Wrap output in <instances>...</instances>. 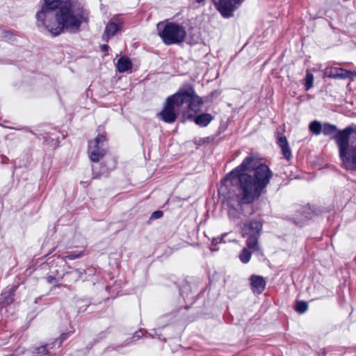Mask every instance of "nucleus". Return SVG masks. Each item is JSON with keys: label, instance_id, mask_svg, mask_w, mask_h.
<instances>
[{"label": "nucleus", "instance_id": "f257e3e1", "mask_svg": "<svg viewBox=\"0 0 356 356\" xmlns=\"http://www.w3.org/2000/svg\"><path fill=\"white\" fill-rule=\"evenodd\" d=\"M35 18L38 26L53 36L65 31H76L86 21L85 10L74 0H43Z\"/></svg>", "mask_w": 356, "mask_h": 356}, {"label": "nucleus", "instance_id": "f03ea898", "mask_svg": "<svg viewBox=\"0 0 356 356\" xmlns=\"http://www.w3.org/2000/svg\"><path fill=\"white\" fill-rule=\"evenodd\" d=\"M269 167L254 156L246 158V204L257 200L273 177Z\"/></svg>", "mask_w": 356, "mask_h": 356}, {"label": "nucleus", "instance_id": "7ed1b4c3", "mask_svg": "<svg viewBox=\"0 0 356 356\" xmlns=\"http://www.w3.org/2000/svg\"><path fill=\"white\" fill-rule=\"evenodd\" d=\"M225 182L232 187L227 200L229 216L233 220L239 219L244 214L245 163L232 170L225 179Z\"/></svg>", "mask_w": 356, "mask_h": 356}, {"label": "nucleus", "instance_id": "20e7f679", "mask_svg": "<svg viewBox=\"0 0 356 356\" xmlns=\"http://www.w3.org/2000/svg\"><path fill=\"white\" fill-rule=\"evenodd\" d=\"M340 159L346 169L356 168V129L346 127L334 136Z\"/></svg>", "mask_w": 356, "mask_h": 356}, {"label": "nucleus", "instance_id": "39448f33", "mask_svg": "<svg viewBox=\"0 0 356 356\" xmlns=\"http://www.w3.org/2000/svg\"><path fill=\"white\" fill-rule=\"evenodd\" d=\"M186 35L185 29L174 23H168L165 25L159 36L166 44L179 43L184 41Z\"/></svg>", "mask_w": 356, "mask_h": 356}, {"label": "nucleus", "instance_id": "423d86ee", "mask_svg": "<svg viewBox=\"0 0 356 356\" xmlns=\"http://www.w3.org/2000/svg\"><path fill=\"white\" fill-rule=\"evenodd\" d=\"M106 135L99 133L88 142L87 152L91 161L97 163L104 158L106 153Z\"/></svg>", "mask_w": 356, "mask_h": 356}, {"label": "nucleus", "instance_id": "0eeeda50", "mask_svg": "<svg viewBox=\"0 0 356 356\" xmlns=\"http://www.w3.org/2000/svg\"><path fill=\"white\" fill-rule=\"evenodd\" d=\"M193 95V90L192 88L180 90L173 95L168 97L166 100L178 111L179 108L181 107L184 103L192 100Z\"/></svg>", "mask_w": 356, "mask_h": 356}, {"label": "nucleus", "instance_id": "6e6552de", "mask_svg": "<svg viewBox=\"0 0 356 356\" xmlns=\"http://www.w3.org/2000/svg\"><path fill=\"white\" fill-rule=\"evenodd\" d=\"M262 225L259 221H250L246 226V235H248V248L253 250H257V240Z\"/></svg>", "mask_w": 356, "mask_h": 356}, {"label": "nucleus", "instance_id": "1a4fd4ad", "mask_svg": "<svg viewBox=\"0 0 356 356\" xmlns=\"http://www.w3.org/2000/svg\"><path fill=\"white\" fill-rule=\"evenodd\" d=\"M241 3V0H219L218 8L223 16L229 17Z\"/></svg>", "mask_w": 356, "mask_h": 356}, {"label": "nucleus", "instance_id": "9d476101", "mask_svg": "<svg viewBox=\"0 0 356 356\" xmlns=\"http://www.w3.org/2000/svg\"><path fill=\"white\" fill-rule=\"evenodd\" d=\"M178 113V111H177L175 107H173L172 104L166 100L165 106L163 110L159 113V115L164 122L172 123L176 120Z\"/></svg>", "mask_w": 356, "mask_h": 356}, {"label": "nucleus", "instance_id": "9b49d317", "mask_svg": "<svg viewBox=\"0 0 356 356\" xmlns=\"http://www.w3.org/2000/svg\"><path fill=\"white\" fill-rule=\"evenodd\" d=\"M265 286L266 282L261 276L253 275L250 277V286L254 293H261L265 289Z\"/></svg>", "mask_w": 356, "mask_h": 356}, {"label": "nucleus", "instance_id": "f8f14e48", "mask_svg": "<svg viewBox=\"0 0 356 356\" xmlns=\"http://www.w3.org/2000/svg\"><path fill=\"white\" fill-rule=\"evenodd\" d=\"M277 144L281 148L282 153L284 155V156L287 160H289L291 157V152L289 146L286 138L284 136H279L277 137Z\"/></svg>", "mask_w": 356, "mask_h": 356}, {"label": "nucleus", "instance_id": "ddd939ff", "mask_svg": "<svg viewBox=\"0 0 356 356\" xmlns=\"http://www.w3.org/2000/svg\"><path fill=\"white\" fill-rule=\"evenodd\" d=\"M222 241L225 243L227 241L232 242L233 243V248H236L238 246H240L241 248V253L239 255L240 259L242 262H245V247L242 245V244L238 243V240L233 237V235L232 234H224L222 237Z\"/></svg>", "mask_w": 356, "mask_h": 356}, {"label": "nucleus", "instance_id": "4468645a", "mask_svg": "<svg viewBox=\"0 0 356 356\" xmlns=\"http://www.w3.org/2000/svg\"><path fill=\"white\" fill-rule=\"evenodd\" d=\"M120 29V24L113 21H111L106 25L104 33L103 35V39L108 40L109 38L113 37Z\"/></svg>", "mask_w": 356, "mask_h": 356}, {"label": "nucleus", "instance_id": "2eb2a0df", "mask_svg": "<svg viewBox=\"0 0 356 356\" xmlns=\"http://www.w3.org/2000/svg\"><path fill=\"white\" fill-rule=\"evenodd\" d=\"M116 67L120 72H128L131 69L132 63L129 58L123 56L118 60Z\"/></svg>", "mask_w": 356, "mask_h": 356}, {"label": "nucleus", "instance_id": "dca6fc26", "mask_svg": "<svg viewBox=\"0 0 356 356\" xmlns=\"http://www.w3.org/2000/svg\"><path fill=\"white\" fill-rule=\"evenodd\" d=\"M213 116L209 113H203L195 118V123L200 127L207 126L213 120Z\"/></svg>", "mask_w": 356, "mask_h": 356}, {"label": "nucleus", "instance_id": "f3484780", "mask_svg": "<svg viewBox=\"0 0 356 356\" xmlns=\"http://www.w3.org/2000/svg\"><path fill=\"white\" fill-rule=\"evenodd\" d=\"M188 108L191 111H192L194 113L198 112L200 111V105L202 104V100L198 97L195 96V92H193V95L192 100H189Z\"/></svg>", "mask_w": 356, "mask_h": 356}, {"label": "nucleus", "instance_id": "a211bd4d", "mask_svg": "<svg viewBox=\"0 0 356 356\" xmlns=\"http://www.w3.org/2000/svg\"><path fill=\"white\" fill-rule=\"evenodd\" d=\"M334 71H336V74L334 76L340 79L352 78L353 76H356L355 72L346 70L342 68L335 69Z\"/></svg>", "mask_w": 356, "mask_h": 356}, {"label": "nucleus", "instance_id": "6ab92c4d", "mask_svg": "<svg viewBox=\"0 0 356 356\" xmlns=\"http://www.w3.org/2000/svg\"><path fill=\"white\" fill-rule=\"evenodd\" d=\"M322 127L321 124L318 121H313L309 124V130L314 134L318 135L322 132Z\"/></svg>", "mask_w": 356, "mask_h": 356}, {"label": "nucleus", "instance_id": "aec40b11", "mask_svg": "<svg viewBox=\"0 0 356 356\" xmlns=\"http://www.w3.org/2000/svg\"><path fill=\"white\" fill-rule=\"evenodd\" d=\"M337 131V127L330 124H324L322 127V132L325 135H332Z\"/></svg>", "mask_w": 356, "mask_h": 356}, {"label": "nucleus", "instance_id": "412c9836", "mask_svg": "<svg viewBox=\"0 0 356 356\" xmlns=\"http://www.w3.org/2000/svg\"><path fill=\"white\" fill-rule=\"evenodd\" d=\"M314 76L311 73H307L305 78V89L309 90L313 86Z\"/></svg>", "mask_w": 356, "mask_h": 356}, {"label": "nucleus", "instance_id": "4be33fe9", "mask_svg": "<svg viewBox=\"0 0 356 356\" xmlns=\"http://www.w3.org/2000/svg\"><path fill=\"white\" fill-rule=\"evenodd\" d=\"M308 305L305 302L298 301L296 303V309L299 313H303L307 311Z\"/></svg>", "mask_w": 356, "mask_h": 356}, {"label": "nucleus", "instance_id": "5701e85b", "mask_svg": "<svg viewBox=\"0 0 356 356\" xmlns=\"http://www.w3.org/2000/svg\"><path fill=\"white\" fill-rule=\"evenodd\" d=\"M335 69L336 68L326 69L325 72V75L331 78H337V76H333L336 74V71H334Z\"/></svg>", "mask_w": 356, "mask_h": 356}, {"label": "nucleus", "instance_id": "b1692460", "mask_svg": "<svg viewBox=\"0 0 356 356\" xmlns=\"http://www.w3.org/2000/svg\"><path fill=\"white\" fill-rule=\"evenodd\" d=\"M38 353L42 355H46L47 353V350L45 346H42L38 348Z\"/></svg>", "mask_w": 356, "mask_h": 356}, {"label": "nucleus", "instance_id": "393cba45", "mask_svg": "<svg viewBox=\"0 0 356 356\" xmlns=\"http://www.w3.org/2000/svg\"><path fill=\"white\" fill-rule=\"evenodd\" d=\"M163 213L162 211H157L152 213V217L154 218H160L162 216Z\"/></svg>", "mask_w": 356, "mask_h": 356}, {"label": "nucleus", "instance_id": "a878e982", "mask_svg": "<svg viewBox=\"0 0 356 356\" xmlns=\"http://www.w3.org/2000/svg\"><path fill=\"white\" fill-rule=\"evenodd\" d=\"M79 257V255H75L74 254H70L67 256V257L69 258L70 259H74Z\"/></svg>", "mask_w": 356, "mask_h": 356}, {"label": "nucleus", "instance_id": "bb28decb", "mask_svg": "<svg viewBox=\"0 0 356 356\" xmlns=\"http://www.w3.org/2000/svg\"><path fill=\"white\" fill-rule=\"evenodd\" d=\"M6 304L8 305L12 302L13 299L11 298H6Z\"/></svg>", "mask_w": 356, "mask_h": 356}, {"label": "nucleus", "instance_id": "cd10ccee", "mask_svg": "<svg viewBox=\"0 0 356 356\" xmlns=\"http://www.w3.org/2000/svg\"><path fill=\"white\" fill-rule=\"evenodd\" d=\"M102 49L103 50H104V51H106V50L108 49V45H106V44H103V45L102 46Z\"/></svg>", "mask_w": 356, "mask_h": 356}, {"label": "nucleus", "instance_id": "c85d7f7f", "mask_svg": "<svg viewBox=\"0 0 356 356\" xmlns=\"http://www.w3.org/2000/svg\"><path fill=\"white\" fill-rule=\"evenodd\" d=\"M245 258H246V262H247L250 259V256L247 253H246Z\"/></svg>", "mask_w": 356, "mask_h": 356}, {"label": "nucleus", "instance_id": "c756f323", "mask_svg": "<svg viewBox=\"0 0 356 356\" xmlns=\"http://www.w3.org/2000/svg\"><path fill=\"white\" fill-rule=\"evenodd\" d=\"M244 235H245L244 233L242 232L241 233L240 238H243Z\"/></svg>", "mask_w": 356, "mask_h": 356}, {"label": "nucleus", "instance_id": "7c9ffc66", "mask_svg": "<svg viewBox=\"0 0 356 356\" xmlns=\"http://www.w3.org/2000/svg\"><path fill=\"white\" fill-rule=\"evenodd\" d=\"M192 116H193V114H190V113H188L187 117H188V118H191Z\"/></svg>", "mask_w": 356, "mask_h": 356}, {"label": "nucleus", "instance_id": "2f4dec72", "mask_svg": "<svg viewBox=\"0 0 356 356\" xmlns=\"http://www.w3.org/2000/svg\"><path fill=\"white\" fill-rule=\"evenodd\" d=\"M202 1V0H197V1H198V2H200V1Z\"/></svg>", "mask_w": 356, "mask_h": 356}]
</instances>
